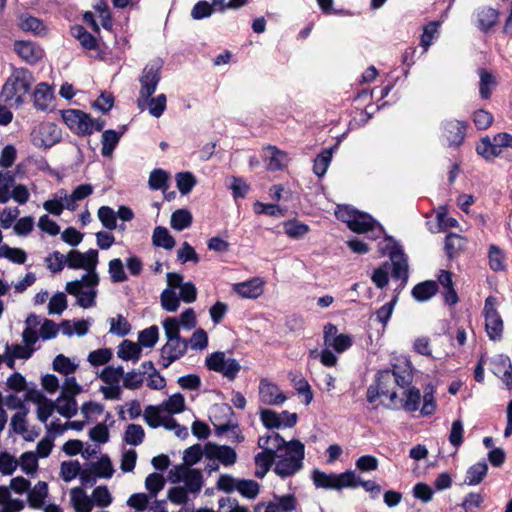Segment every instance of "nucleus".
<instances>
[{
  "label": "nucleus",
  "mask_w": 512,
  "mask_h": 512,
  "mask_svg": "<svg viewBox=\"0 0 512 512\" xmlns=\"http://www.w3.org/2000/svg\"><path fill=\"white\" fill-rule=\"evenodd\" d=\"M304 457L305 446L302 442L286 441L283 438V443H279L277 450L274 472L282 478L292 476L302 469Z\"/></svg>",
  "instance_id": "1"
},
{
  "label": "nucleus",
  "mask_w": 512,
  "mask_h": 512,
  "mask_svg": "<svg viewBox=\"0 0 512 512\" xmlns=\"http://www.w3.org/2000/svg\"><path fill=\"white\" fill-rule=\"evenodd\" d=\"M377 387L382 395L389 397L392 403L397 399L394 385L409 387L413 381L412 368L408 361L393 365V369L381 370L376 375Z\"/></svg>",
  "instance_id": "2"
},
{
  "label": "nucleus",
  "mask_w": 512,
  "mask_h": 512,
  "mask_svg": "<svg viewBox=\"0 0 512 512\" xmlns=\"http://www.w3.org/2000/svg\"><path fill=\"white\" fill-rule=\"evenodd\" d=\"M335 216L338 220L346 223L348 228L355 233L371 232L374 238H378L384 231L383 227L370 215L349 205H338Z\"/></svg>",
  "instance_id": "3"
},
{
  "label": "nucleus",
  "mask_w": 512,
  "mask_h": 512,
  "mask_svg": "<svg viewBox=\"0 0 512 512\" xmlns=\"http://www.w3.org/2000/svg\"><path fill=\"white\" fill-rule=\"evenodd\" d=\"M279 443H283V437L277 432L259 437L257 445L262 451L254 457L257 478L262 479L270 470L276 460Z\"/></svg>",
  "instance_id": "4"
},
{
  "label": "nucleus",
  "mask_w": 512,
  "mask_h": 512,
  "mask_svg": "<svg viewBox=\"0 0 512 512\" xmlns=\"http://www.w3.org/2000/svg\"><path fill=\"white\" fill-rule=\"evenodd\" d=\"M34 81V77L28 69L24 67L15 68L2 88L1 97L4 101L15 100L16 103L20 104L23 102V96L30 91Z\"/></svg>",
  "instance_id": "5"
},
{
  "label": "nucleus",
  "mask_w": 512,
  "mask_h": 512,
  "mask_svg": "<svg viewBox=\"0 0 512 512\" xmlns=\"http://www.w3.org/2000/svg\"><path fill=\"white\" fill-rule=\"evenodd\" d=\"M66 265L70 269H84L85 274L82 275L83 280H90V283H96L97 280V265H98V251L89 249L87 252L82 253L78 250H71L65 255Z\"/></svg>",
  "instance_id": "6"
},
{
  "label": "nucleus",
  "mask_w": 512,
  "mask_h": 512,
  "mask_svg": "<svg viewBox=\"0 0 512 512\" xmlns=\"http://www.w3.org/2000/svg\"><path fill=\"white\" fill-rule=\"evenodd\" d=\"M312 480L317 488L341 490L343 488H357V476L354 471L347 470L340 474L325 473L314 470Z\"/></svg>",
  "instance_id": "7"
},
{
  "label": "nucleus",
  "mask_w": 512,
  "mask_h": 512,
  "mask_svg": "<svg viewBox=\"0 0 512 512\" xmlns=\"http://www.w3.org/2000/svg\"><path fill=\"white\" fill-rule=\"evenodd\" d=\"M90 280H83V277L79 280H74L66 283L65 290L68 294L73 295L77 299V304L84 308H91L96 305L97 297V286L100 282V277L97 274L96 283H90Z\"/></svg>",
  "instance_id": "8"
},
{
  "label": "nucleus",
  "mask_w": 512,
  "mask_h": 512,
  "mask_svg": "<svg viewBox=\"0 0 512 512\" xmlns=\"http://www.w3.org/2000/svg\"><path fill=\"white\" fill-rule=\"evenodd\" d=\"M512 145V136L508 133H498L493 139L485 136L480 139L476 146L477 153L486 160H492L499 157L503 149L509 148Z\"/></svg>",
  "instance_id": "9"
},
{
  "label": "nucleus",
  "mask_w": 512,
  "mask_h": 512,
  "mask_svg": "<svg viewBox=\"0 0 512 512\" xmlns=\"http://www.w3.org/2000/svg\"><path fill=\"white\" fill-rule=\"evenodd\" d=\"M205 364L209 370L218 372L229 380H234L241 370L239 362L234 358H227L222 351L210 354L206 358Z\"/></svg>",
  "instance_id": "10"
},
{
  "label": "nucleus",
  "mask_w": 512,
  "mask_h": 512,
  "mask_svg": "<svg viewBox=\"0 0 512 512\" xmlns=\"http://www.w3.org/2000/svg\"><path fill=\"white\" fill-rule=\"evenodd\" d=\"M496 299L488 297L485 300L484 316L487 334L491 340H498L502 336L503 322L495 309Z\"/></svg>",
  "instance_id": "11"
},
{
  "label": "nucleus",
  "mask_w": 512,
  "mask_h": 512,
  "mask_svg": "<svg viewBox=\"0 0 512 512\" xmlns=\"http://www.w3.org/2000/svg\"><path fill=\"white\" fill-rule=\"evenodd\" d=\"M161 79L160 67L150 66L143 69L140 77L141 89L137 99V105L142 107V101H147L155 92L157 85Z\"/></svg>",
  "instance_id": "12"
},
{
  "label": "nucleus",
  "mask_w": 512,
  "mask_h": 512,
  "mask_svg": "<svg viewBox=\"0 0 512 512\" xmlns=\"http://www.w3.org/2000/svg\"><path fill=\"white\" fill-rule=\"evenodd\" d=\"M65 124L78 135H91V116L81 110L68 109L62 114Z\"/></svg>",
  "instance_id": "13"
},
{
  "label": "nucleus",
  "mask_w": 512,
  "mask_h": 512,
  "mask_svg": "<svg viewBox=\"0 0 512 512\" xmlns=\"http://www.w3.org/2000/svg\"><path fill=\"white\" fill-rule=\"evenodd\" d=\"M389 257L392 263V277L400 280V288H404L408 280V261L403 250L393 244L389 251Z\"/></svg>",
  "instance_id": "14"
},
{
  "label": "nucleus",
  "mask_w": 512,
  "mask_h": 512,
  "mask_svg": "<svg viewBox=\"0 0 512 512\" xmlns=\"http://www.w3.org/2000/svg\"><path fill=\"white\" fill-rule=\"evenodd\" d=\"M259 399L265 405H281L287 399L280 388L268 379H261L259 383Z\"/></svg>",
  "instance_id": "15"
},
{
  "label": "nucleus",
  "mask_w": 512,
  "mask_h": 512,
  "mask_svg": "<svg viewBox=\"0 0 512 512\" xmlns=\"http://www.w3.org/2000/svg\"><path fill=\"white\" fill-rule=\"evenodd\" d=\"M442 137L448 146H460L465 138L466 124L463 121L451 119L442 124Z\"/></svg>",
  "instance_id": "16"
},
{
  "label": "nucleus",
  "mask_w": 512,
  "mask_h": 512,
  "mask_svg": "<svg viewBox=\"0 0 512 512\" xmlns=\"http://www.w3.org/2000/svg\"><path fill=\"white\" fill-rule=\"evenodd\" d=\"M14 47L19 57L28 64H35L44 56L43 49L35 42L19 41L15 43Z\"/></svg>",
  "instance_id": "17"
},
{
  "label": "nucleus",
  "mask_w": 512,
  "mask_h": 512,
  "mask_svg": "<svg viewBox=\"0 0 512 512\" xmlns=\"http://www.w3.org/2000/svg\"><path fill=\"white\" fill-rule=\"evenodd\" d=\"M511 369L512 363L510 358L506 355L499 354L492 358L491 360V371L494 375L500 377L507 388L511 389Z\"/></svg>",
  "instance_id": "18"
},
{
  "label": "nucleus",
  "mask_w": 512,
  "mask_h": 512,
  "mask_svg": "<svg viewBox=\"0 0 512 512\" xmlns=\"http://www.w3.org/2000/svg\"><path fill=\"white\" fill-rule=\"evenodd\" d=\"M476 25L484 33H487L498 21V10L491 7H480L474 12Z\"/></svg>",
  "instance_id": "19"
},
{
  "label": "nucleus",
  "mask_w": 512,
  "mask_h": 512,
  "mask_svg": "<svg viewBox=\"0 0 512 512\" xmlns=\"http://www.w3.org/2000/svg\"><path fill=\"white\" fill-rule=\"evenodd\" d=\"M56 411L65 418H72L77 414L78 406L75 396L61 393L56 401H53Z\"/></svg>",
  "instance_id": "20"
},
{
  "label": "nucleus",
  "mask_w": 512,
  "mask_h": 512,
  "mask_svg": "<svg viewBox=\"0 0 512 512\" xmlns=\"http://www.w3.org/2000/svg\"><path fill=\"white\" fill-rule=\"evenodd\" d=\"M209 458H215L224 466H231L237 460L236 451L230 446H213L206 451Z\"/></svg>",
  "instance_id": "21"
},
{
  "label": "nucleus",
  "mask_w": 512,
  "mask_h": 512,
  "mask_svg": "<svg viewBox=\"0 0 512 512\" xmlns=\"http://www.w3.org/2000/svg\"><path fill=\"white\" fill-rule=\"evenodd\" d=\"M233 290L242 298L254 299L263 292L262 284L259 279H252L242 283L234 284Z\"/></svg>",
  "instance_id": "22"
},
{
  "label": "nucleus",
  "mask_w": 512,
  "mask_h": 512,
  "mask_svg": "<svg viewBox=\"0 0 512 512\" xmlns=\"http://www.w3.org/2000/svg\"><path fill=\"white\" fill-rule=\"evenodd\" d=\"M70 500L76 512H91L93 508V500L80 487L70 490Z\"/></svg>",
  "instance_id": "23"
},
{
  "label": "nucleus",
  "mask_w": 512,
  "mask_h": 512,
  "mask_svg": "<svg viewBox=\"0 0 512 512\" xmlns=\"http://www.w3.org/2000/svg\"><path fill=\"white\" fill-rule=\"evenodd\" d=\"M126 130V126H122L120 132H116L115 130L109 129L103 132L102 134V148L101 154L104 157H109L112 155L115 147L117 146L121 136Z\"/></svg>",
  "instance_id": "24"
},
{
  "label": "nucleus",
  "mask_w": 512,
  "mask_h": 512,
  "mask_svg": "<svg viewBox=\"0 0 512 512\" xmlns=\"http://www.w3.org/2000/svg\"><path fill=\"white\" fill-rule=\"evenodd\" d=\"M438 291L436 281L428 280L421 282L412 289V296L420 302L427 301L432 298Z\"/></svg>",
  "instance_id": "25"
},
{
  "label": "nucleus",
  "mask_w": 512,
  "mask_h": 512,
  "mask_svg": "<svg viewBox=\"0 0 512 512\" xmlns=\"http://www.w3.org/2000/svg\"><path fill=\"white\" fill-rule=\"evenodd\" d=\"M188 348V341L185 339H171L167 340L166 344L161 348V353L173 357L174 359H180Z\"/></svg>",
  "instance_id": "26"
},
{
  "label": "nucleus",
  "mask_w": 512,
  "mask_h": 512,
  "mask_svg": "<svg viewBox=\"0 0 512 512\" xmlns=\"http://www.w3.org/2000/svg\"><path fill=\"white\" fill-rule=\"evenodd\" d=\"M142 349L139 344L124 340L118 347L117 356L122 360L137 362L141 357Z\"/></svg>",
  "instance_id": "27"
},
{
  "label": "nucleus",
  "mask_w": 512,
  "mask_h": 512,
  "mask_svg": "<svg viewBox=\"0 0 512 512\" xmlns=\"http://www.w3.org/2000/svg\"><path fill=\"white\" fill-rule=\"evenodd\" d=\"M23 507L22 501L11 498L7 487L0 486V512H18Z\"/></svg>",
  "instance_id": "28"
},
{
  "label": "nucleus",
  "mask_w": 512,
  "mask_h": 512,
  "mask_svg": "<svg viewBox=\"0 0 512 512\" xmlns=\"http://www.w3.org/2000/svg\"><path fill=\"white\" fill-rule=\"evenodd\" d=\"M152 242L154 246L162 247L171 250L175 246V239L169 233L168 229L163 226H157L152 235Z\"/></svg>",
  "instance_id": "29"
},
{
  "label": "nucleus",
  "mask_w": 512,
  "mask_h": 512,
  "mask_svg": "<svg viewBox=\"0 0 512 512\" xmlns=\"http://www.w3.org/2000/svg\"><path fill=\"white\" fill-rule=\"evenodd\" d=\"M48 495V485L44 481H39L29 492L28 501L31 507L40 508Z\"/></svg>",
  "instance_id": "30"
},
{
  "label": "nucleus",
  "mask_w": 512,
  "mask_h": 512,
  "mask_svg": "<svg viewBox=\"0 0 512 512\" xmlns=\"http://www.w3.org/2000/svg\"><path fill=\"white\" fill-rule=\"evenodd\" d=\"M34 106L39 110H46L52 100V93L48 84L42 82L36 87L33 94Z\"/></svg>",
  "instance_id": "31"
},
{
  "label": "nucleus",
  "mask_w": 512,
  "mask_h": 512,
  "mask_svg": "<svg viewBox=\"0 0 512 512\" xmlns=\"http://www.w3.org/2000/svg\"><path fill=\"white\" fill-rule=\"evenodd\" d=\"M19 27L26 32H32L35 35H42L45 33V26L43 22L31 15L22 14L19 18Z\"/></svg>",
  "instance_id": "32"
},
{
  "label": "nucleus",
  "mask_w": 512,
  "mask_h": 512,
  "mask_svg": "<svg viewBox=\"0 0 512 512\" xmlns=\"http://www.w3.org/2000/svg\"><path fill=\"white\" fill-rule=\"evenodd\" d=\"M480 77L479 92L483 99H489L491 96L492 89L496 86V78L494 75L489 73L483 68L478 70Z\"/></svg>",
  "instance_id": "33"
},
{
  "label": "nucleus",
  "mask_w": 512,
  "mask_h": 512,
  "mask_svg": "<svg viewBox=\"0 0 512 512\" xmlns=\"http://www.w3.org/2000/svg\"><path fill=\"white\" fill-rule=\"evenodd\" d=\"M165 412L161 405H148L144 410V420L148 426L151 428H158L162 425L163 419L165 415L162 413Z\"/></svg>",
  "instance_id": "34"
},
{
  "label": "nucleus",
  "mask_w": 512,
  "mask_h": 512,
  "mask_svg": "<svg viewBox=\"0 0 512 512\" xmlns=\"http://www.w3.org/2000/svg\"><path fill=\"white\" fill-rule=\"evenodd\" d=\"M192 214L186 209H178L171 215V227L177 231H182L192 224Z\"/></svg>",
  "instance_id": "35"
},
{
  "label": "nucleus",
  "mask_w": 512,
  "mask_h": 512,
  "mask_svg": "<svg viewBox=\"0 0 512 512\" xmlns=\"http://www.w3.org/2000/svg\"><path fill=\"white\" fill-rule=\"evenodd\" d=\"M268 164L267 168L271 171L282 170L285 166L287 155L277 149L275 146H269L267 148Z\"/></svg>",
  "instance_id": "36"
},
{
  "label": "nucleus",
  "mask_w": 512,
  "mask_h": 512,
  "mask_svg": "<svg viewBox=\"0 0 512 512\" xmlns=\"http://www.w3.org/2000/svg\"><path fill=\"white\" fill-rule=\"evenodd\" d=\"M488 465L485 461L478 462L471 466L466 474L465 483L468 485H477L485 477Z\"/></svg>",
  "instance_id": "37"
},
{
  "label": "nucleus",
  "mask_w": 512,
  "mask_h": 512,
  "mask_svg": "<svg viewBox=\"0 0 512 512\" xmlns=\"http://www.w3.org/2000/svg\"><path fill=\"white\" fill-rule=\"evenodd\" d=\"M90 468L100 478H111L114 473L112 462L107 455H103L97 462L91 463Z\"/></svg>",
  "instance_id": "38"
},
{
  "label": "nucleus",
  "mask_w": 512,
  "mask_h": 512,
  "mask_svg": "<svg viewBox=\"0 0 512 512\" xmlns=\"http://www.w3.org/2000/svg\"><path fill=\"white\" fill-rule=\"evenodd\" d=\"M333 149H324L314 160L313 172L318 176L322 177L325 175L331 160H332Z\"/></svg>",
  "instance_id": "39"
},
{
  "label": "nucleus",
  "mask_w": 512,
  "mask_h": 512,
  "mask_svg": "<svg viewBox=\"0 0 512 512\" xmlns=\"http://www.w3.org/2000/svg\"><path fill=\"white\" fill-rule=\"evenodd\" d=\"M185 489L193 494H197L201 491L204 480L200 470L190 469L184 480Z\"/></svg>",
  "instance_id": "40"
},
{
  "label": "nucleus",
  "mask_w": 512,
  "mask_h": 512,
  "mask_svg": "<svg viewBox=\"0 0 512 512\" xmlns=\"http://www.w3.org/2000/svg\"><path fill=\"white\" fill-rule=\"evenodd\" d=\"M166 101V96L164 94H159L153 98L150 96L147 101H142V107L140 109H143L144 105L147 104L149 113L152 116L159 118L166 109Z\"/></svg>",
  "instance_id": "41"
},
{
  "label": "nucleus",
  "mask_w": 512,
  "mask_h": 512,
  "mask_svg": "<svg viewBox=\"0 0 512 512\" xmlns=\"http://www.w3.org/2000/svg\"><path fill=\"white\" fill-rule=\"evenodd\" d=\"M145 437L144 429L138 424H129L124 433V441L133 446L140 445Z\"/></svg>",
  "instance_id": "42"
},
{
  "label": "nucleus",
  "mask_w": 512,
  "mask_h": 512,
  "mask_svg": "<svg viewBox=\"0 0 512 512\" xmlns=\"http://www.w3.org/2000/svg\"><path fill=\"white\" fill-rule=\"evenodd\" d=\"M110 329L109 332L113 335L124 337L131 331V325L128 320L121 314L115 318L109 319Z\"/></svg>",
  "instance_id": "43"
},
{
  "label": "nucleus",
  "mask_w": 512,
  "mask_h": 512,
  "mask_svg": "<svg viewBox=\"0 0 512 512\" xmlns=\"http://www.w3.org/2000/svg\"><path fill=\"white\" fill-rule=\"evenodd\" d=\"M71 34L79 40L80 44L86 49H93L96 46L95 37L89 33L83 26L75 25L71 27Z\"/></svg>",
  "instance_id": "44"
},
{
  "label": "nucleus",
  "mask_w": 512,
  "mask_h": 512,
  "mask_svg": "<svg viewBox=\"0 0 512 512\" xmlns=\"http://www.w3.org/2000/svg\"><path fill=\"white\" fill-rule=\"evenodd\" d=\"M159 329L157 326H150L139 332L138 344L140 347L152 348L158 341Z\"/></svg>",
  "instance_id": "45"
},
{
  "label": "nucleus",
  "mask_w": 512,
  "mask_h": 512,
  "mask_svg": "<svg viewBox=\"0 0 512 512\" xmlns=\"http://www.w3.org/2000/svg\"><path fill=\"white\" fill-rule=\"evenodd\" d=\"M0 257H4L16 264H24L27 255L26 252L20 248H12L4 244L0 246Z\"/></svg>",
  "instance_id": "46"
},
{
  "label": "nucleus",
  "mask_w": 512,
  "mask_h": 512,
  "mask_svg": "<svg viewBox=\"0 0 512 512\" xmlns=\"http://www.w3.org/2000/svg\"><path fill=\"white\" fill-rule=\"evenodd\" d=\"M464 244L465 241L460 235L450 233L445 238L444 249L448 257L453 258L463 248Z\"/></svg>",
  "instance_id": "47"
},
{
  "label": "nucleus",
  "mask_w": 512,
  "mask_h": 512,
  "mask_svg": "<svg viewBox=\"0 0 512 512\" xmlns=\"http://www.w3.org/2000/svg\"><path fill=\"white\" fill-rule=\"evenodd\" d=\"M165 412L169 414L180 413L185 408V399L182 394L176 393L170 396L166 401L161 404Z\"/></svg>",
  "instance_id": "48"
},
{
  "label": "nucleus",
  "mask_w": 512,
  "mask_h": 512,
  "mask_svg": "<svg viewBox=\"0 0 512 512\" xmlns=\"http://www.w3.org/2000/svg\"><path fill=\"white\" fill-rule=\"evenodd\" d=\"M284 231L288 237L292 239H299L309 232V227L304 223L290 220L284 223Z\"/></svg>",
  "instance_id": "49"
},
{
  "label": "nucleus",
  "mask_w": 512,
  "mask_h": 512,
  "mask_svg": "<svg viewBox=\"0 0 512 512\" xmlns=\"http://www.w3.org/2000/svg\"><path fill=\"white\" fill-rule=\"evenodd\" d=\"M108 272L113 283L124 282L128 279L127 274L124 271L123 263L119 258L109 261Z\"/></svg>",
  "instance_id": "50"
},
{
  "label": "nucleus",
  "mask_w": 512,
  "mask_h": 512,
  "mask_svg": "<svg viewBox=\"0 0 512 512\" xmlns=\"http://www.w3.org/2000/svg\"><path fill=\"white\" fill-rule=\"evenodd\" d=\"M161 305L167 312H175L179 308L180 298L173 289H165L160 296Z\"/></svg>",
  "instance_id": "51"
},
{
  "label": "nucleus",
  "mask_w": 512,
  "mask_h": 512,
  "mask_svg": "<svg viewBox=\"0 0 512 512\" xmlns=\"http://www.w3.org/2000/svg\"><path fill=\"white\" fill-rule=\"evenodd\" d=\"M176 183L179 192L186 195L196 185V178L190 172H180L176 175Z\"/></svg>",
  "instance_id": "52"
},
{
  "label": "nucleus",
  "mask_w": 512,
  "mask_h": 512,
  "mask_svg": "<svg viewBox=\"0 0 512 512\" xmlns=\"http://www.w3.org/2000/svg\"><path fill=\"white\" fill-rule=\"evenodd\" d=\"M81 465L79 461H64L61 463L60 476L65 482L72 481L76 476H79Z\"/></svg>",
  "instance_id": "53"
},
{
  "label": "nucleus",
  "mask_w": 512,
  "mask_h": 512,
  "mask_svg": "<svg viewBox=\"0 0 512 512\" xmlns=\"http://www.w3.org/2000/svg\"><path fill=\"white\" fill-rule=\"evenodd\" d=\"M53 369L61 374L68 376L76 371L77 365L63 354L57 355L53 360Z\"/></svg>",
  "instance_id": "54"
},
{
  "label": "nucleus",
  "mask_w": 512,
  "mask_h": 512,
  "mask_svg": "<svg viewBox=\"0 0 512 512\" xmlns=\"http://www.w3.org/2000/svg\"><path fill=\"white\" fill-rule=\"evenodd\" d=\"M236 490H238L242 496L248 499H254L259 493V484L254 480H239L236 484Z\"/></svg>",
  "instance_id": "55"
},
{
  "label": "nucleus",
  "mask_w": 512,
  "mask_h": 512,
  "mask_svg": "<svg viewBox=\"0 0 512 512\" xmlns=\"http://www.w3.org/2000/svg\"><path fill=\"white\" fill-rule=\"evenodd\" d=\"M260 419L263 425L268 429L280 428L282 427L281 415L271 409H261L260 410Z\"/></svg>",
  "instance_id": "56"
},
{
  "label": "nucleus",
  "mask_w": 512,
  "mask_h": 512,
  "mask_svg": "<svg viewBox=\"0 0 512 512\" xmlns=\"http://www.w3.org/2000/svg\"><path fill=\"white\" fill-rule=\"evenodd\" d=\"M98 218L102 225L109 230H114L117 227L116 212L109 206H101L98 209Z\"/></svg>",
  "instance_id": "57"
},
{
  "label": "nucleus",
  "mask_w": 512,
  "mask_h": 512,
  "mask_svg": "<svg viewBox=\"0 0 512 512\" xmlns=\"http://www.w3.org/2000/svg\"><path fill=\"white\" fill-rule=\"evenodd\" d=\"M19 465L23 472L26 474H33L37 471L38 468V460L36 453L32 451L24 452L21 457Z\"/></svg>",
  "instance_id": "58"
},
{
  "label": "nucleus",
  "mask_w": 512,
  "mask_h": 512,
  "mask_svg": "<svg viewBox=\"0 0 512 512\" xmlns=\"http://www.w3.org/2000/svg\"><path fill=\"white\" fill-rule=\"evenodd\" d=\"M213 13V6L209 2L200 0L193 6L190 15L193 20H202L210 17Z\"/></svg>",
  "instance_id": "59"
},
{
  "label": "nucleus",
  "mask_w": 512,
  "mask_h": 512,
  "mask_svg": "<svg viewBox=\"0 0 512 512\" xmlns=\"http://www.w3.org/2000/svg\"><path fill=\"white\" fill-rule=\"evenodd\" d=\"M29 410L17 411L11 418L10 427L14 433L24 435L27 433L26 417Z\"/></svg>",
  "instance_id": "60"
},
{
  "label": "nucleus",
  "mask_w": 512,
  "mask_h": 512,
  "mask_svg": "<svg viewBox=\"0 0 512 512\" xmlns=\"http://www.w3.org/2000/svg\"><path fill=\"white\" fill-rule=\"evenodd\" d=\"M168 174L162 169H154L149 176V187L152 190H160L166 187Z\"/></svg>",
  "instance_id": "61"
},
{
  "label": "nucleus",
  "mask_w": 512,
  "mask_h": 512,
  "mask_svg": "<svg viewBox=\"0 0 512 512\" xmlns=\"http://www.w3.org/2000/svg\"><path fill=\"white\" fill-rule=\"evenodd\" d=\"M93 504L95 503L99 507H107L112 502V496L107 486H98L93 490L92 493Z\"/></svg>",
  "instance_id": "62"
},
{
  "label": "nucleus",
  "mask_w": 512,
  "mask_h": 512,
  "mask_svg": "<svg viewBox=\"0 0 512 512\" xmlns=\"http://www.w3.org/2000/svg\"><path fill=\"white\" fill-rule=\"evenodd\" d=\"M19 466L18 460L7 452L0 454V472L4 475H11Z\"/></svg>",
  "instance_id": "63"
},
{
  "label": "nucleus",
  "mask_w": 512,
  "mask_h": 512,
  "mask_svg": "<svg viewBox=\"0 0 512 512\" xmlns=\"http://www.w3.org/2000/svg\"><path fill=\"white\" fill-rule=\"evenodd\" d=\"M164 485L165 480L163 476L157 473H151L145 479V487L152 496H156L163 489Z\"/></svg>",
  "instance_id": "64"
}]
</instances>
